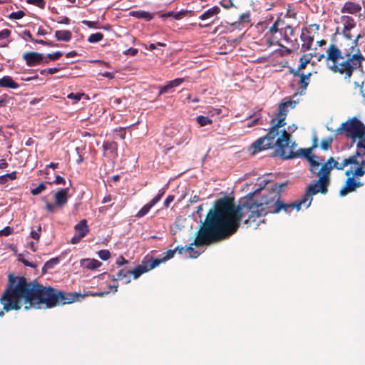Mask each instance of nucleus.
Listing matches in <instances>:
<instances>
[{"label":"nucleus","mask_w":365,"mask_h":365,"mask_svg":"<svg viewBox=\"0 0 365 365\" xmlns=\"http://www.w3.org/2000/svg\"><path fill=\"white\" fill-rule=\"evenodd\" d=\"M83 297L77 292L66 293L51 287H44L36 280L28 282L24 277L9 275L6 289L0 298L6 312L19 310L25 305L27 310L31 307L46 308L71 304Z\"/></svg>","instance_id":"obj_1"},{"label":"nucleus","mask_w":365,"mask_h":365,"mask_svg":"<svg viewBox=\"0 0 365 365\" xmlns=\"http://www.w3.org/2000/svg\"><path fill=\"white\" fill-rule=\"evenodd\" d=\"M239 209L235 210L232 200L229 197L217 200L200 225L195 241L185 248L190 256L195 258L200 255L192 247L193 245H209L234 235L240 225L241 217L249 213V210L245 206Z\"/></svg>","instance_id":"obj_2"},{"label":"nucleus","mask_w":365,"mask_h":365,"mask_svg":"<svg viewBox=\"0 0 365 365\" xmlns=\"http://www.w3.org/2000/svg\"><path fill=\"white\" fill-rule=\"evenodd\" d=\"M286 186V182H283L280 185L275 184L274 187L272 188V190L269 192L268 195L262 197L260 202H257L256 200H255L253 196L255 193L259 192L262 189V187L257 189L254 192L249 193L247 195V197L245 200L240 201L238 205H235L233 197L230 198L232 200V205L235 210H240V207L243 206L246 207V208L249 210V213L245 216H242L241 217V221H243V223L247 227H253L255 229H256L262 221L261 217L268 213L277 214L281 211L289 212L294 209H296L297 211H299L302 205L306 207V205L308 204V202H307L304 205H300L299 209L295 207H282L277 211V207L278 204L282 203L284 206L297 204L300 202L304 197L303 195L301 199L292 203L284 202V201L280 200V192L282 190V188Z\"/></svg>","instance_id":"obj_3"},{"label":"nucleus","mask_w":365,"mask_h":365,"mask_svg":"<svg viewBox=\"0 0 365 365\" xmlns=\"http://www.w3.org/2000/svg\"><path fill=\"white\" fill-rule=\"evenodd\" d=\"M364 36V33H360L351 42V45H348V48L343 49L339 48L335 44L329 45L326 57L327 67L334 73L344 75L346 79H349L354 70L361 68L365 59L358 46L359 39Z\"/></svg>","instance_id":"obj_4"},{"label":"nucleus","mask_w":365,"mask_h":365,"mask_svg":"<svg viewBox=\"0 0 365 365\" xmlns=\"http://www.w3.org/2000/svg\"><path fill=\"white\" fill-rule=\"evenodd\" d=\"M358 165L359 160L356 158V155H351L348 158H341L339 156L336 158L330 157L327 162L322 165L321 168L317 173L319 179L309 185L304 195L302 200L297 204L284 206L282 203L277 205V210L278 211L282 207H295L299 208L300 205H304L307 202L308 204L306 205L307 208L309 207L312 202V196L321 192L326 194L328 192V186L330 183V174L333 168L339 170H342L346 166L349 165Z\"/></svg>","instance_id":"obj_5"},{"label":"nucleus","mask_w":365,"mask_h":365,"mask_svg":"<svg viewBox=\"0 0 365 365\" xmlns=\"http://www.w3.org/2000/svg\"><path fill=\"white\" fill-rule=\"evenodd\" d=\"M279 133V130L271 127L264 136L258 138L252 143L254 152L264 150L275 145L277 152L283 160L293 159L299 156V154L297 152L292 150L294 143L289 145L291 135L286 130H282V134L275 140V138Z\"/></svg>","instance_id":"obj_6"},{"label":"nucleus","mask_w":365,"mask_h":365,"mask_svg":"<svg viewBox=\"0 0 365 365\" xmlns=\"http://www.w3.org/2000/svg\"><path fill=\"white\" fill-rule=\"evenodd\" d=\"M336 132L338 134L344 132L347 138L355 142L365 136V125L361 120L354 117L343 123Z\"/></svg>","instance_id":"obj_7"},{"label":"nucleus","mask_w":365,"mask_h":365,"mask_svg":"<svg viewBox=\"0 0 365 365\" xmlns=\"http://www.w3.org/2000/svg\"><path fill=\"white\" fill-rule=\"evenodd\" d=\"M297 102L294 100L288 99L285 101L279 103L278 107V111L276 114L277 119L272 118L271 120V123L272 125V128H275L277 130H279V128L285 125V119L287 115L288 112L290 109L294 108Z\"/></svg>","instance_id":"obj_8"},{"label":"nucleus","mask_w":365,"mask_h":365,"mask_svg":"<svg viewBox=\"0 0 365 365\" xmlns=\"http://www.w3.org/2000/svg\"><path fill=\"white\" fill-rule=\"evenodd\" d=\"M22 58L25 61L26 65L29 67L48 63V61L43 53L35 51L24 53Z\"/></svg>","instance_id":"obj_9"},{"label":"nucleus","mask_w":365,"mask_h":365,"mask_svg":"<svg viewBox=\"0 0 365 365\" xmlns=\"http://www.w3.org/2000/svg\"><path fill=\"white\" fill-rule=\"evenodd\" d=\"M76 234L71 240V243L75 245L78 243L83 237H84L88 232L89 228L87 225V220L83 219L74 226Z\"/></svg>","instance_id":"obj_10"},{"label":"nucleus","mask_w":365,"mask_h":365,"mask_svg":"<svg viewBox=\"0 0 365 365\" xmlns=\"http://www.w3.org/2000/svg\"><path fill=\"white\" fill-rule=\"evenodd\" d=\"M339 22L343 25L342 34L344 37L349 41L352 40L351 29L356 26L354 19L351 16L343 15L339 18Z\"/></svg>","instance_id":"obj_11"},{"label":"nucleus","mask_w":365,"mask_h":365,"mask_svg":"<svg viewBox=\"0 0 365 365\" xmlns=\"http://www.w3.org/2000/svg\"><path fill=\"white\" fill-rule=\"evenodd\" d=\"M165 192V188L160 189L155 197H154L148 203L145 204L135 215V217L141 218L147 215L150 210L160 201Z\"/></svg>","instance_id":"obj_12"},{"label":"nucleus","mask_w":365,"mask_h":365,"mask_svg":"<svg viewBox=\"0 0 365 365\" xmlns=\"http://www.w3.org/2000/svg\"><path fill=\"white\" fill-rule=\"evenodd\" d=\"M300 38L302 41V50L304 51L310 50L314 41V34L312 31L307 28L302 29Z\"/></svg>","instance_id":"obj_13"},{"label":"nucleus","mask_w":365,"mask_h":365,"mask_svg":"<svg viewBox=\"0 0 365 365\" xmlns=\"http://www.w3.org/2000/svg\"><path fill=\"white\" fill-rule=\"evenodd\" d=\"M69 188L59 189L54 194L55 202L58 207H63L67 204Z\"/></svg>","instance_id":"obj_14"},{"label":"nucleus","mask_w":365,"mask_h":365,"mask_svg":"<svg viewBox=\"0 0 365 365\" xmlns=\"http://www.w3.org/2000/svg\"><path fill=\"white\" fill-rule=\"evenodd\" d=\"M356 180L354 177L348 176L344 185L339 190L340 196H346L356 190Z\"/></svg>","instance_id":"obj_15"},{"label":"nucleus","mask_w":365,"mask_h":365,"mask_svg":"<svg viewBox=\"0 0 365 365\" xmlns=\"http://www.w3.org/2000/svg\"><path fill=\"white\" fill-rule=\"evenodd\" d=\"M361 6L359 4L354 3L353 1H346L341 9L342 14H355L360 12Z\"/></svg>","instance_id":"obj_16"},{"label":"nucleus","mask_w":365,"mask_h":365,"mask_svg":"<svg viewBox=\"0 0 365 365\" xmlns=\"http://www.w3.org/2000/svg\"><path fill=\"white\" fill-rule=\"evenodd\" d=\"M103 149L104 153L108 152V154L112 158L118 156V143L115 141H106L103 144Z\"/></svg>","instance_id":"obj_17"},{"label":"nucleus","mask_w":365,"mask_h":365,"mask_svg":"<svg viewBox=\"0 0 365 365\" xmlns=\"http://www.w3.org/2000/svg\"><path fill=\"white\" fill-rule=\"evenodd\" d=\"M220 8L217 6H214L205 12H203L200 16L199 19L202 21L210 20L214 16H217L220 13ZM217 19V17H216Z\"/></svg>","instance_id":"obj_18"},{"label":"nucleus","mask_w":365,"mask_h":365,"mask_svg":"<svg viewBox=\"0 0 365 365\" xmlns=\"http://www.w3.org/2000/svg\"><path fill=\"white\" fill-rule=\"evenodd\" d=\"M284 26V20L281 19L280 18H277L274 24L269 28V30L267 33L271 36H274L277 32L280 31V33L282 34Z\"/></svg>","instance_id":"obj_19"},{"label":"nucleus","mask_w":365,"mask_h":365,"mask_svg":"<svg viewBox=\"0 0 365 365\" xmlns=\"http://www.w3.org/2000/svg\"><path fill=\"white\" fill-rule=\"evenodd\" d=\"M0 87L16 89L19 87V85L11 76H5L0 78Z\"/></svg>","instance_id":"obj_20"},{"label":"nucleus","mask_w":365,"mask_h":365,"mask_svg":"<svg viewBox=\"0 0 365 365\" xmlns=\"http://www.w3.org/2000/svg\"><path fill=\"white\" fill-rule=\"evenodd\" d=\"M312 73H309L307 74L300 73L299 77L300 78L298 84L299 88L301 90L300 93L302 94L304 91H305L308 87V85L310 82Z\"/></svg>","instance_id":"obj_21"},{"label":"nucleus","mask_w":365,"mask_h":365,"mask_svg":"<svg viewBox=\"0 0 365 365\" xmlns=\"http://www.w3.org/2000/svg\"><path fill=\"white\" fill-rule=\"evenodd\" d=\"M358 167L354 170V171L351 170H348L345 172V175L346 176H350L351 175H354L356 177H361L365 174V160H362L361 162L359 161Z\"/></svg>","instance_id":"obj_22"},{"label":"nucleus","mask_w":365,"mask_h":365,"mask_svg":"<svg viewBox=\"0 0 365 365\" xmlns=\"http://www.w3.org/2000/svg\"><path fill=\"white\" fill-rule=\"evenodd\" d=\"M130 15L137 19H145L146 21H150L154 17L153 14L142 10L131 11H130Z\"/></svg>","instance_id":"obj_23"},{"label":"nucleus","mask_w":365,"mask_h":365,"mask_svg":"<svg viewBox=\"0 0 365 365\" xmlns=\"http://www.w3.org/2000/svg\"><path fill=\"white\" fill-rule=\"evenodd\" d=\"M147 272L148 271L145 261H143L142 264L138 265L135 269H130V274H133L134 279H138L141 274Z\"/></svg>","instance_id":"obj_24"},{"label":"nucleus","mask_w":365,"mask_h":365,"mask_svg":"<svg viewBox=\"0 0 365 365\" xmlns=\"http://www.w3.org/2000/svg\"><path fill=\"white\" fill-rule=\"evenodd\" d=\"M55 37L58 41H69L72 38V33L68 30H58L55 32Z\"/></svg>","instance_id":"obj_25"},{"label":"nucleus","mask_w":365,"mask_h":365,"mask_svg":"<svg viewBox=\"0 0 365 365\" xmlns=\"http://www.w3.org/2000/svg\"><path fill=\"white\" fill-rule=\"evenodd\" d=\"M102 263L95 259H86L82 260L81 265L88 269H95L99 267Z\"/></svg>","instance_id":"obj_26"},{"label":"nucleus","mask_w":365,"mask_h":365,"mask_svg":"<svg viewBox=\"0 0 365 365\" xmlns=\"http://www.w3.org/2000/svg\"><path fill=\"white\" fill-rule=\"evenodd\" d=\"M263 44L267 46V47H271L274 45H278L279 46H282V44L279 42L274 36H271L269 34L266 33L264 38L262 39Z\"/></svg>","instance_id":"obj_27"},{"label":"nucleus","mask_w":365,"mask_h":365,"mask_svg":"<svg viewBox=\"0 0 365 365\" xmlns=\"http://www.w3.org/2000/svg\"><path fill=\"white\" fill-rule=\"evenodd\" d=\"M356 151L354 155H356V158L358 157H362L365 155V136L359 140L356 144Z\"/></svg>","instance_id":"obj_28"},{"label":"nucleus","mask_w":365,"mask_h":365,"mask_svg":"<svg viewBox=\"0 0 365 365\" xmlns=\"http://www.w3.org/2000/svg\"><path fill=\"white\" fill-rule=\"evenodd\" d=\"M282 35L284 40L289 42L290 41V36H294V29L292 26L284 24Z\"/></svg>","instance_id":"obj_29"},{"label":"nucleus","mask_w":365,"mask_h":365,"mask_svg":"<svg viewBox=\"0 0 365 365\" xmlns=\"http://www.w3.org/2000/svg\"><path fill=\"white\" fill-rule=\"evenodd\" d=\"M312 55L311 53H306L302 55L299 58V64L298 66L299 70L302 71L305 68L307 65L310 62Z\"/></svg>","instance_id":"obj_30"},{"label":"nucleus","mask_w":365,"mask_h":365,"mask_svg":"<svg viewBox=\"0 0 365 365\" xmlns=\"http://www.w3.org/2000/svg\"><path fill=\"white\" fill-rule=\"evenodd\" d=\"M59 263V258L54 257L47 261L42 267V272L45 274L48 269H51Z\"/></svg>","instance_id":"obj_31"},{"label":"nucleus","mask_w":365,"mask_h":365,"mask_svg":"<svg viewBox=\"0 0 365 365\" xmlns=\"http://www.w3.org/2000/svg\"><path fill=\"white\" fill-rule=\"evenodd\" d=\"M47 184H48V182H41L36 187L31 190V193L33 195H38L41 194L42 192L46 190V189L47 188V187H46Z\"/></svg>","instance_id":"obj_32"},{"label":"nucleus","mask_w":365,"mask_h":365,"mask_svg":"<svg viewBox=\"0 0 365 365\" xmlns=\"http://www.w3.org/2000/svg\"><path fill=\"white\" fill-rule=\"evenodd\" d=\"M196 121L200 126H205L212 123V120L210 118L204 115L197 116Z\"/></svg>","instance_id":"obj_33"},{"label":"nucleus","mask_w":365,"mask_h":365,"mask_svg":"<svg viewBox=\"0 0 365 365\" xmlns=\"http://www.w3.org/2000/svg\"><path fill=\"white\" fill-rule=\"evenodd\" d=\"M241 24H250L251 22V14L250 11L242 13L237 20Z\"/></svg>","instance_id":"obj_34"},{"label":"nucleus","mask_w":365,"mask_h":365,"mask_svg":"<svg viewBox=\"0 0 365 365\" xmlns=\"http://www.w3.org/2000/svg\"><path fill=\"white\" fill-rule=\"evenodd\" d=\"M103 38V34L100 32L92 34L89 36L88 41L89 43H97L101 41Z\"/></svg>","instance_id":"obj_35"},{"label":"nucleus","mask_w":365,"mask_h":365,"mask_svg":"<svg viewBox=\"0 0 365 365\" xmlns=\"http://www.w3.org/2000/svg\"><path fill=\"white\" fill-rule=\"evenodd\" d=\"M164 262V260L163 258L161 259H154L152 260L151 262H145V265L148 269V271H150L157 266H158L160 263Z\"/></svg>","instance_id":"obj_36"},{"label":"nucleus","mask_w":365,"mask_h":365,"mask_svg":"<svg viewBox=\"0 0 365 365\" xmlns=\"http://www.w3.org/2000/svg\"><path fill=\"white\" fill-rule=\"evenodd\" d=\"M333 141V138L331 137H328L327 138L322 139L321 142V148L324 150H327L331 148V143Z\"/></svg>","instance_id":"obj_37"},{"label":"nucleus","mask_w":365,"mask_h":365,"mask_svg":"<svg viewBox=\"0 0 365 365\" xmlns=\"http://www.w3.org/2000/svg\"><path fill=\"white\" fill-rule=\"evenodd\" d=\"M25 16V12L22 10L12 12L9 14V18L11 19H21Z\"/></svg>","instance_id":"obj_38"},{"label":"nucleus","mask_w":365,"mask_h":365,"mask_svg":"<svg viewBox=\"0 0 365 365\" xmlns=\"http://www.w3.org/2000/svg\"><path fill=\"white\" fill-rule=\"evenodd\" d=\"M63 56V53L61 51H56L54 53H48L47 55V57H46L47 58V60L49 61H56V60H58L59 59L61 56Z\"/></svg>","instance_id":"obj_39"},{"label":"nucleus","mask_w":365,"mask_h":365,"mask_svg":"<svg viewBox=\"0 0 365 365\" xmlns=\"http://www.w3.org/2000/svg\"><path fill=\"white\" fill-rule=\"evenodd\" d=\"M128 274H130V269L125 270L124 269H121L117 272V279L118 280H123L126 279Z\"/></svg>","instance_id":"obj_40"},{"label":"nucleus","mask_w":365,"mask_h":365,"mask_svg":"<svg viewBox=\"0 0 365 365\" xmlns=\"http://www.w3.org/2000/svg\"><path fill=\"white\" fill-rule=\"evenodd\" d=\"M234 0H221L220 4L225 9H230L232 7H235L233 2Z\"/></svg>","instance_id":"obj_41"},{"label":"nucleus","mask_w":365,"mask_h":365,"mask_svg":"<svg viewBox=\"0 0 365 365\" xmlns=\"http://www.w3.org/2000/svg\"><path fill=\"white\" fill-rule=\"evenodd\" d=\"M41 232V226L39 225L36 230L31 231L30 236L34 240H36L37 242H38L40 240Z\"/></svg>","instance_id":"obj_42"},{"label":"nucleus","mask_w":365,"mask_h":365,"mask_svg":"<svg viewBox=\"0 0 365 365\" xmlns=\"http://www.w3.org/2000/svg\"><path fill=\"white\" fill-rule=\"evenodd\" d=\"M28 4L35 5L40 9H44L46 6L45 0H27Z\"/></svg>","instance_id":"obj_43"},{"label":"nucleus","mask_w":365,"mask_h":365,"mask_svg":"<svg viewBox=\"0 0 365 365\" xmlns=\"http://www.w3.org/2000/svg\"><path fill=\"white\" fill-rule=\"evenodd\" d=\"M98 255L102 260H108L110 257V252L108 250H101L98 251Z\"/></svg>","instance_id":"obj_44"},{"label":"nucleus","mask_w":365,"mask_h":365,"mask_svg":"<svg viewBox=\"0 0 365 365\" xmlns=\"http://www.w3.org/2000/svg\"><path fill=\"white\" fill-rule=\"evenodd\" d=\"M84 96H85V94L83 93H71L68 95L67 98H70V99H73V100H74V103H77Z\"/></svg>","instance_id":"obj_45"},{"label":"nucleus","mask_w":365,"mask_h":365,"mask_svg":"<svg viewBox=\"0 0 365 365\" xmlns=\"http://www.w3.org/2000/svg\"><path fill=\"white\" fill-rule=\"evenodd\" d=\"M56 207H58L56 203H51L49 202H46L45 205V210L51 213H53L56 211Z\"/></svg>","instance_id":"obj_46"},{"label":"nucleus","mask_w":365,"mask_h":365,"mask_svg":"<svg viewBox=\"0 0 365 365\" xmlns=\"http://www.w3.org/2000/svg\"><path fill=\"white\" fill-rule=\"evenodd\" d=\"M14 232V228L6 226L1 230H0V235L1 236H9L11 235Z\"/></svg>","instance_id":"obj_47"},{"label":"nucleus","mask_w":365,"mask_h":365,"mask_svg":"<svg viewBox=\"0 0 365 365\" xmlns=\"http://www.w3.org/2000/svg\"><path fill=\"white\" fill-rule=\"evenodd\" d=\"M116 135L119 136L120 139H125L126 135L125 128H118L115 130Z\"/></svg>","instance_id":"obj_48"},{"label":"nucleus","mask_w":365,"mask_h":365,"mask_svg":"<svg viewBox=\"0 0 365 365\" xmlns=\"http://www.w3.org/2000/svg\"><path fill=\"white\" fill-rule=\"evenodd\" d=\"M82 23L87 26L88 28L92 29H98V23L97 21H91L88 20H83Z\"/></svg>","instance_id":"obj_49"},{"label":"nucleus","mask_w":365,"mask_h":365,"mask_svg":"<svg viewBox=\"0 0 365 365\" xmlns=\"http://www.w3.org/2000/svg\"><path fill=\"white\" fill-rule=\"evenodd\" d=\"M170 83V86H172V88L177 87L180 86L182 83L184 82V78H175L174 80H172L170 81H168Z\"/></svg>","instance_id":"obj_50"},{"label":"nucleus","mask_w":365,"mask_h":365,"mask_svg":"<svg viewBox=\"0 0 365 365\" xmlns=\"http://www.w3.org/2000/svg\"><path fill=\"white\" fill-rule=\"evenodd\" d=\"M65 183H66L65 179L60 175H57L53 182H48V185H52V184L59 185V184H65Z\"/></svg>","instance_id":"obj_51"},{"label":"nucleus","mask_w":365,"mask_h":365,"mask_svg":"<svg viewBox=\"0 0 365 365\" xmlns=\"http://www.w3.org/2000/svg\"><path fill=\"white\" fill-rule=\"evenodd\" d=\"M138 53V50L135 48H130L123 52L124 55L135 56Z\"/></svg>","instance_id":"obj_52"},{"label":"nucleus","mask_w":365,"mask_h":365,"mask_svg":"<svg viewBox=\"0 0 365 365\" xmlns=\"http://www.w3.org/2000/svg\"><path fill=\"white\" fill-rule=\"evenodd\" d=\"M175 252H176V250H168L165 252V255L163 257L164 262L173 258L174 257V255Z\"/></svg>","instance_id":"obj_53"},{"label":"nucleus","mask_w":365,"mask_h":365,"mask_svg":"<svg viewBox=\"0 0 365 365\" xmlns=\"http://www.w3.org/2000/svg\"><path fill=\"white\" fill-rule=\"evenodd\" d=\"M9 103V96L7 94H4L0 98V108L5 107Z\"/></svg>","instance_id":"obj_54"},{"label":"nucleus","mask_w":365,"mask_h":365,"mask_svg":"<svg viewBox=\"0 0 365 365\" xmlns=\"http://www.w3.org/2000/svg\"><path fill=\"white\" fill-rule=\"evenodd\" d=\"M280 47L282 48V49L279 51V53L281 56L289 55L292 53V51L290 48H289L283 45H282V46H280Z\"/></svg>","instance_id":"obj_55"},{"label":"nucleus","mask_w":365,"mask_h":365,"mask_svg":"<svg viewBox=\"0 0 365 365\" xmlns=\"http://www.w3.org/2000/svg\"><path fill=\"white\" fill-rule=\"evenodd\" d=\"M11 35V31L5 29L0 31V40L6 39Z\"/></svg>","instance_id":"obj_56"},{"label":"nucleus","mask_w":365,"mask_h":365,"mask_svg":"<svg viewBox=\"0 0 365 365\" xmlns=\"http://www.w3.org/2000/svg\"><path fill=\"white\" fill-rule=\"evenodd\" d=\"M285 17L296 19L297 13L295 12L294 9H288L285 14Z\"/></svg>","instance_id":"obj_57"},{"label":"nucleus","mask_w":365,"mask_h":365,"mask_svg":"<svg viewBox=\"0 0 365 365\" xmlns=\"http://www.w3.org/2000/svg\"><path fill=\"white\" fill-rule=\"evenodd\" d=\"M171 88H173L172 86H170V83L168 82L167 84L160 88V95L168 93Z\"/></svg>","instance_id":"obj_58"},{"label":"nucleus","mask_w":365,"mask_h":365,"mask_svg":"<svg viewBox=\"0 0 365 365\" xmlns=\"http://www.w3.org/2000/svg\"><path fill=\"white\" fill-rule=\"evenodd\" d=\"M187 14V11H180L174 14V19L179 20L185 17Z\"/></svg>","instance_id":"obj_59"},{"label":"nucleus","mask_w":365,"mask_h":365,"mask_svg":"<svg viewBox=\"0 0 365 365\" xmlns=\"http://www.w3.org/2000/svg\"><path fill=\"white\" fill-rule=\"evenodd\" d=\"M312 150H313V148H312V147H311V148H307V149H301L300 151L304 157H306L308 159H310V158H312L310 157V155L312 153Z\"/></svg>","instance_id":"obj_60"},{"label":"nucleus","mask_w":365,"mask_h":365,"mask_svg":"<svg viewBox=\"0 0 365 365\" xmlns=\"http://www.w3.org/2000/svg\"><path fill=\"white\" fill-rule=\"evenodd\" d=\"M230 26L234 30L237 29L240 31L242 29V24H241L238 21L231 23Z\"/></svg>","instance_id":"obj_61"},{"label":"nucleus","mask_w":365,"mask_h":365,"mask_svg":"<svg viewBox=\"0 0 365 365\" xmlns=\"http://www.w3.org/2000/svg\"><path fill=\"white\" fill-rule=\"evenodd\" d=\"M174 198L173 195H168L164 201V207L165 208L169 207L170 203L173 202Z\"/></svg>","instance_id":"obj_62"},{"label":"nucleus","mask_w":365,"mask_h":365,"mask_svg":"<svg viewBox=\"0 0 365 365\" xmlns=\"http://www.w3.org/2000/svg\"><path fill=\"white\" fill-rule=\"evenodd\" d=\"M309 162H310V165L312 166V170L311 171L312 173H314V168H316V169H318L319 166L320 165L319 163H318L317 161L314 160V159L312 158H310L309 159Z\"/></svg>","instance_id":"obj_63"},{"label":"nucleus","mask_w":365,"mask_h":365,"mask_svg":"<svg viewBox=\"0 0 365 365\" xmlns=\"http://www.w3.org/2000/svg\"><path fill=\"white\" fill-rule=\"evenodd\" d=\"M116 264L119 267L128 264V261L125 259L123 256H120L117 260H116Z\"/></svg>","instance_id":"obj_64"}]
</instances>
